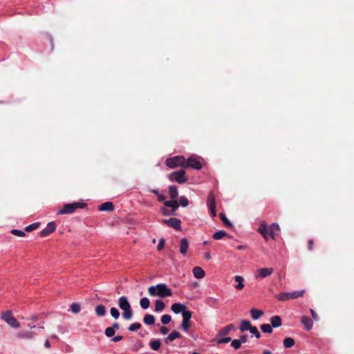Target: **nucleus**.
<instances>
[{"instance_id":"1","label":"nucleus","mask_w":354,"mask_h":354,"mask_svg":"<svg viewBox=\"0 0 354 354\" xmlns=\"http://www.w3.org/2000/svg\"><path fill=\"white\" fill-rule=\"evenodd\" d=\"M166 165L170 168H174L180 166V168L169 175V177H184L185 174V158L183 156H177L167 158L165 161Z\"/></svg>"},{"instance_id":"2","label":"nucleus","mask_w":354,"mask_h":354,"mask_svg":"<svg viewBox=\"0 0 354 354\" xmlns=\"http://www.w3.org/2000/svg\"><path fill=\"white\" fill-rule=\"evenodd\" d=\"M148 294L151 297H159L161 298L169 297L172 295V291L165 283H159L151 286L147 289Z\"/></svg>"},{"instance_id":"3","label":"nucleus","mask_w":354,"mask_h":354,"mask_svg":"<svg viewBox=\"0 0 354 354\" xmlns=\"http://www.w3.org/2000/svg\"><path fill=\"white\" fill-rule=\"evenodd\" d=\"M268 230H270V237L274 239L279 234L280 227L278 224L272 223L268 226L265 221H262L260 227L258 229V232H259L266 240L268 239Z\"/></svg>"},{"instance_id":"4","label":"nucleus","mask_w":354,"mask_h":354,"mask_svg":"<svg viewBox=\"0 0 354 354\" xmlns=\"http://www.w3.org/2000/svg\"><path fill=\"white\" fill-rule=\"evenodd\" d=\"M205 161L201 156L196 155H192L187 159H185V169L192 168L196 170H199L203 167Z\"/></svg>"},{"instance_id":"5","label":"nucleus","mask_w":354,"mask_h":354,"mask_svg":"<svg viewBox=\"0 0 354 354\" xmlns=\"http://www.w3.org/2000/svg\"><path fill=\"white\" fill-rule=\"evenodd\" d=\"M87 206L85 203L75 202L64 205L63 207L58 212L60 214H72L78 208H84Z\"/></svg>"},{"instance_id":"6","label":"nucleus","mask_w":354,"mask_h":354,"mask_svg":"<svg viewBox=\"0 0 354 354\" xmlns=\"http://www.w3.org/2000/svg\"><path fill=\"white\" fill-rule=\"evenodd\" d=\"M305 292V290L293 291L291 292H281L275 295V298L279 301H286L297 299L302 297Z\"/></svg>"},{"instance_id":"7","label":"nucleus","mask_w":354,"mask_h":354,"mask_svg":"<svg viewBox=\"0 0 354 354\" xmlns=\"http://www.w3.org/2000/svg\"><path fill=\"white\" fill-rule=\"evenodd\" d=\"M1 319L7 322L10 326L13 328L20 327L19 322L12 316L10 311H6L2 313Z\"/></svg>"},{"instance_id":"8","label":"nucleus","mask_w":354,"mask_h":354,"mask_svg":"<svg viewBox=\"0 0 354 354\" xmlns=\"http://www.w3.org/2000/svg\"><path fill=\"white\" fill-rule=\"evenodd\" d=\"M207 205L209 207V210L211 216L212 217H215L216 216V200H215V196L213 194V192H210L208 194L207 199Z\"/></svg>"},{"instance_id":"9","label":"nucleus","mask_w":354,"mask_h":354,"mask_svg":"<svg viewBox=\"0 0 354 354\" xmlns=\"http://www.w3.org/2000/svg\"><path fill=\"white\" fill-rule=\"evenodd\" d=\"M161 222L176 230H181V221L178 218H171L169 219H163Z\"/></svg>"},{"instance_id":"10","label":"nucleus","mask_w":354,"mask_h":354,"mask_svg":"<svg viewBox=\"0 0 354 354\" xmlns=\"http://www.w3.org/2000/svg\"><path fill=\"white\" fill-rule=\"evenodd\" d=\"M56 229L55 223L50 222L47 226L40 232L41 236L45 237L53 233Z\"/></svg>"},{"instance_id":"11","label":"nucleus","mask_w":354,"mask_h":354,"mask_svg":"<svg viewBox=\"0 0 354 354\" xmlns=\"http://www.w3.org/2000/svg\"><path fill=\"white\" fill-rule=\"evenodd\" d=\"M118 306L122 310H129V308H131L126 296H122L118 299Z\"/></svg>"},{"instance_id":"12","label":"nucleus","mask_w":354,"mask_h":354,"mask_svg":"<svg viewBox=\"0 0 354 354\" xmlns=\"http://www.w3.org/2000/svg\"><path fill=\"white\" fill-rule=\"evenodd\" d=\"M273 271H274L273 269L271 268H260V269L257 270V277H260L261 279H263V278H265V277L272 274L273 273Z\"/></svg>"},{"instance_id":"13","label":"nucleus","mask_w":354,"mask_h":354,"mask_svg":"<svg viewBox=\"0 0 354 354\" xmlns=\"http://www.w3.org/2000/svg\"><path fill=\"white\" fill-rule=\"evenodd\" d=\"M164 205L171 208V211L176 212L179 207V203L177 200L165 201H164Z\"/></svg>"},{"instance_id":"14","label":"nucleus","mask_w":354,"mask_h":354,"mask_svg":"<svg viewBox=\"0 0 354 354\" xmlns=\"http://www.w3.org/2000/svg\"><path fill=\"white\" fill-rule=\"evenodd\" d=\"M186 308L187 307L184 304L180 303H174L171 307V310L176 314L183 313L184 310H186Z\"/></svg>"},{"instance_id":"15","label":"nucleus","mask_w":354,"mask_h":354,"mask_svg":"<svg viewBox=\"0 0 354 354\" xmlns=\"http://www.w3.org/2000/svg\"><path fill=\"white\" fill-rule=\"evenodd\" d=\"M234 328V326L232 324H230L225 327H223L217 334L216 337H222L227 335L230 330Z\"/></svg>"},{"instance_id":"16","label":"nucleus","mask_w":354,"mask_h":354,"mask_svg":"<svg viewBox=\"0 0 354 354\" xmlns=\"http://www.w3.org/2000/svg\"><path fill=\"white\" fill-rule=\"evenodd\" d=\"M98 209L100 211H107V212H111L114 209V205L112 202H105L101 204L98 207Z\"/></svg>"},{"instance_id":"17","label":"nucleus","mask_w":354,"mask_h":354,"mask_svg":"<svg viewBox=\"0 0 354 354\" xmlns=\"http://www.w3.org/2000/svg\"><path fill=\"white\" fill-rule=\"evenodd\" d=\"M301 322L304 324V326H305V328L307 330H310L312 329V328L313 326V322L310 317H308L306 316H303L301 317Z\"/></svg>"},{"instance_id":"18","label":"nucleus","mask_w":354,"mask_h":354,"mask_svg":"<svg viewBox=\"0 0 354 354\" xmlns=\"http://www.w3.org/2000/svg\"><path fill=\"white\" fill-rule=\"evenodd\" d=\"M189 248V243L186 238H183L180 240V254L185 255L187 252V250Z\"/></svg>"},{"instance_id":"19","label":"nucleus","mask_w":354,"mask_h":354,"mask_svg":"<svg viewBox=\"0 0 354 354\" xmlns=\"http://www.w3.org/2000/svg\"><path fill=\"white\" fill-rule=\"evenodd\" d=\"M251 327H252V324L249 320L243 319L241 321V324L239 326V330L241 332H244L246 330L250 331Z\"/></svg>"},{"instance_id":"20","label":"nucleus","mask_w":354,"mask_h":354,"mask_svg":"<svg viewBox=\"0 0 354 354\" xmlns=\"http://www.w3.org/2000/svg\"><path fill=\"white\" fill-rule=\"evenodd\" d=\"M194 276L197 279H202L205 277V271L201 267H195L193 269Z\"/></svg>"},{"instance_id":"21","label":"nucleus","mask_w":354,"mask_h":354,"mask_svg":"<svg viewBox=\"0 0 354 354\" xmlns=\"http://www.w3.org/2000/svg\"><path fill=\"white\" fill-rule=\"evenodd\" d=\"M272 327L278 328L281 326V319L279 315L272 316L270 318Z\"/></svg>"},{"instance_id":"22","label":"nucleus","mask_w":354,"mask_h":354,"mask_svg":"<svg viewBox=\"0 0 354 354\" xmlns=\"http://www.w3.org/2000/svg\"><path fill=\"white\" fill-rule=\"evenodd\" d=\"M251 317L253 319H258L263 315V311L257 308H252L250 310Z\"/></svg>"},{"instance_id":"23","label":"nucleus","mask_w":354,"mask_h":354,"mask_svg":"<svg viewBox=\"0 0 354 354\" xmlns=\"http://www.w3.org/2000/svg\"><path fill=\"white\" fill-rule=\"evenodd\" d=\"M205 304L210 307L216 308L218 306V301L217 299L212 297H209L205 299Z\"/></svg>"},{"instance_id":"24","label":"nucleus","mask_w":354,"mask_h":354,"mask_svg":"<svg viewBox=\"0 0 354 354\" xmlns=\"http://www.w3.org/2000/svg\"><path fill=\"white\" fill-rule=\"evenodd\" d=\"M168 189L170 198H172V200H176L178 195L176 187L174 185H170Z\"/></svg>"},{"instance_id":"25","label":"nucleus","mask_w":354,"mask_h":354,"mask_svg":"<svg viewBox=\"0 0 354 354\" xmlns=\"http://www.w3.org/2000/svg\"><path fill=\"white\" fill-rule=\"evenodd\" d=\"M95 312L99 317H103L106 315V310L104 306L98 305L95 307Z\"/></svg>"},{"instance_id":"26","label":"nucleus","mask_w":354,"mask_h":354,"mask_svg":"<svg viewBox=\"0 0 354 354\" xmlns=\"http://www.w3.org/2000/svg\"><path fill=\"white\" fill-rule=\"evenodd\" d=\"M143 322L147 325H153L155 323V317L153 315L147 314L143 318Z\"/></svg>"},{"instance_id":"27","label":"nucleus","mask_w":354,"mask_h":354,"mask_svg":"<svg viewBox=\"0 0 354 354\" xmlns=\"http://www.w3.org/2000/svg\"><path fill=\"white\" fill-rule=\"evenodd\" d=\"M35 333L30 331H21L17 334V337L23 339H31L34 337Z\"/></svg>"},{"instance_id":"28","label":"nucleus","mask_w":354,"mask_h":354,"mask_svg":"<svg viewBox=\"0 0 354 354\" xmlns=\"http://www.w3.org/2000/svg\"><path fill=\"white\" fill-rule=\"evenodd\" d=\"M181 337H182L181 334L178 331L174 330L167 336L165 341L166 342H167V341L172 342L175 339L180 338Z\"/></svg>"},{"instance_id":"29","label":"nucleus","mask_w":354,"mask_h":354,"mask_svg":"<svg viewBox=\"0 0 354 354\" xmlns=\"http://www.w3.org/2000/svg\"><path fill=\"white\" fill-rule=\"evenodd\" d=\"M165 308V303L160 300V299H158L155 302V311L156 312H161Z\"/></svg>"},{"instance_id":"30","label":"nucleus","mask_w":354,"mask_h":354,"mask_svg":"<svg viewBox=\"0 0 354 354\" xmlns=\"http://www.w3.org/2000/svg\"><path fill=\"white\" fill-rule=\"evenodd\" d=\"M295 344V340L291 337H286L283 340V346L287 348L292 347Z\"/></svg>"},{"instance_id":"31","label":"nucleus","mask_w":354,"mask_h":354,"mask_svg":"<svg viewBox=\"0 0 354 354\" xmlns=\"http://www.w3.org/2000/svg\"><path fill=\"white\" fill-rule=\"evenodd\" d=\"M133 315V312L131 308H129V310H124L122 312V317L126 320L131 319Z\"/></svg>"},{"instance_id":"32","label":"nucleus","mask_w":354,"mask_h":354,"mask_svg":"<svg viewBox=\"0 0 354 354\" xmlns=\"http://www.w3.org/2000/svg\"><path fill=\"white\" fill-rule=\"evenodd\" d=\"M161 345V342L159 339L152 340L149 342L150 348L153 351H158Z\"/></svg>"},{"instance_id":"33","label":"nucleus","mask_w":354,"mask_h":354,"mask_svg":"<svg viewBox=\"0 0 354 354\" xmlns=\"http://www.w3.org/2000/svg\"><path fill=\"white\" fill-rule=\"evenodd\" d=\"M140 305L142 308L147 309L150 306L149 299L147 297H143L140 301Z\"/></svg>"},{"instance_id":"34","label":"nucleus","mask_w":354,"mask_h":354,"mask_svg":"<svg viewBox=\"0 0 354 354\" xmlns=\"http://www.w3.org/2000/svg\"><path fill=\"white\" fill-rule=\"evenodd\" d=\"M219 217H220L221 220L223 222V223L225 226H227V227L232 226V223L228 220V218L226 217V216L224 213H220Z\"/></svg>"},{"instance_id":"35","label":"nucleus","mask_w":354,"mask_h":354,"mask_svg":"<svg viewBox=\"0 0 354 354\" xmlns=\"http://www.w3.org/2000/svg\"><path fill=\"white\" fill-rule=\"evenodd\" d=\"M227 236V233L225 231L220 230L216 232H215L213 234V238L215 240H219L223 238L224 236Z\"/></svg>"},{"instance_id":"36","label":"nucleus","mask_w":354,"mask_h":354,"mask_svg":"<svg viewBox=\"0 0 354 354\" xmlns=\"http://www.w3.org/2000/svg\"><path fill=\"white\" fill-rule=\"evenodd\" d=\"M191 326V322L188 319H183L181 328L185 332H187Z\"/></svg>"},{"instance_id":"37","label":"nucleus","mask_w":354,"mask_h":354,"mask_svg":"<svg viewBox=\"0 0 354 354\" xmlns=\"http://www.w3.org/2000/svg\"><path fill=\"white\" fill-rule=\"evenodd\" d=\"M261 330L263 333H271L272 332V326L268 324H263L261 326Z\"/></svg>"},{"instance_id":"38","label":"nucleus","mask_w":354,"mask_h":354,"mask_svg":"<svg viewBox=\"0 0 354 354\" xmlns=\"http://www.w3.org/2000/svg\"><path fill=\"white\" fill-rule=\"evenodd\" d=\"M39 225H40V223L39 222L34 223L31 225L26 226L25 227V230L28 232H32V231L37 229L39 227Z\"/></svg>"},{"instance_id":"39","label":"nucleus","mask_w":354,"mask_h":354,"mask_svg":"<svg viewBox=\"0 0 354 354\" xmlns=\"http://www.w3.org/2000/svg\"><path fill=\"white\" fill-rule=\"evenodd\" d=\"M141 324L139 323V322H135L133 324H131L129 327H128V330L129 331H131V332H133V331H136L138 329H140L141 328Z\"/></svg>"},{"instance_id":"40","label":"nucleus","mask_w":354,"mask_h":354,"mask_svg":"<svg viewBox=\"0 0 354 354\" xmlns=\"http://www.w3.org/2000/svg\"><path fill=\"white\" fill-rule=\"evenodd\" d=\"M81 310L80 305L77 303H73L71 306V310L73 313H78Z\"/></svg>"},{"instance_id":"41","label":"nucleus","mask_w":354,"mask_h":354,"mask_svg":"<svg viewBox=\"0 0 354 354\" xmlns=\"http://www.w3.org/2000/svg\"><path fill=\"white\" fill-rule=\"evenodd\" d=\"M111 315L115 319H118L120 317V312L119 310L115 308L112 307L110 310Z\"/></svg>"},{"instance_id":"42","label":"nucleus","mask_w":354,"mask_h":354,"mask_svg":"<svg viewBox=\"0 0 354 354\" xmlns=\"http://www.w3.org/2000/svg\"><path fill=\"white\" fill-rule=\"evenodd\" d=\"M250 332L252 335H254L257 339H259L261 337V333H259L258 328L256 326H252Z\"/></svg>"},{"instance_id":"43","label":"nucleus","mask_w":354,"mask_h":354,"mask_svg":"<svg viewBox=\"0 0 354 354\" xmlns=\"http://www.w3.org/2000/svg\"><path fill=\"white\" fill-rule=\"evenodd\" d=\"M171 320V317L169 315H163L161 317V322L163 324H168Z\"/></svg>"},{"instance_id":"44","label":"nucleus","mask_w":354,"mask_h":354,"mask_svg":"<svg viewBox=\"0 0 354 354\" xmlns=\"http://www.w3.org/2000/svg\"><path fill=\"white\" fill-rule=\"evenodd\" d=\"M10 232L13 235L20 236V237L25 236V235H26V234L24 231L19 230H16V229L12 230Z\"/></svg>"},{"instance_id":"45","label":"nucleus","mask_w":354,"mask_h":354,"mask_svg":"<svg viewBox=\"0 0 354 354\" xmlns=\"http://www.w3.org/2000/svg\"><path fill=\"white\" fill-rule=\"evenodd\" d=\"M115 330L111 327H108L105 329V335L108 337H111L114 335L115 334Z\"/></svg>"},{"instance_id":"46","label":"nucleus","mask_w":354,"mask_h":354,"mask_svg":"<svg viewBox=\"0 0 354 354\" xmlns=\"http://www.w3.org/2000/svg\"><path fill=\"white\" fill-rule=\"evenodd\" d=\"M182 315L183 319L190 320V319L192 318V313L191 311L184 310L183 312L182 313Z\"/></svg>"},{"instance_id":"47","label":"nucleus","mask_w":354,"mask_h":354,"mask_svg":"<svg viewBox=\"0 0 354 354\" xmlns=\"http://www.w3.org/2000/svg\"><path fill=\"white\" fill-rule=\"evenodd\" d=\"M161 212L164 216H169V215L176 216V212H174L171 210L167 209L165 207H162Z\"/></svg>"},{"instance_id":"48","label":"nucleus","mask_w":354,"mask_h":354,"mask_svg":"<svg viewBox=\"0 0 354 354\" xmlns=\"http://www.w3.org/2000/svg\"><path fill=\"white\" fill-rule=\"evenodd\" d=\"M179 205L180 204L183 207H187L189 205V201L185 196H181L179 198Z\"/></svg>"},{"instance_id":"49","label":"nucleus","mask_w":354,"mask_h":354,"mask_svg":"<svg viewBox=\"0 0 354 354\" xmlns=\"http://www.w3.org/2000/svg\"><path fill=\"white\" fill-rule=\"evenodd\" d=\"M231 346L236 350L240 348L241 344L239 339H234L232 341Z\"/></svg>"},{"instance_id":"50","label":"nucleus","mask_w":354,"mask_h":354,"mask_svg":"<svg viewBox=\"0 0 354 354\" xmlns=\"http://www.w3.org/2000/svg\"><path fill=\"white\" fill-rule=\"evenodd\" d=\"M232 340L231 337H224L223 339H220L218 340V344H225V343H228L230 342V341Z\"/></svg>"},{"instance_id":"51","label":"nucleus","mask_w":354,"mask_h":354,"mask_svg":"<svg viewBox=\"0 0 354 354\" xmlns=\"http://www.w3.org/2000/svg\"><path fill=\"white\" fill-rule=\"evenodd\" d=\"M164 245H165V240L162 239L159 241V243L157 245V250L158 251L161 250L164 248Z\"/></svg>"},{"instance_id":"52","label":"nucleus","mask_w":354,"mask_h":354,"mask_svg":"<svg viewBox=\"0 0 354 354\" xmlns=\"http://www.w3.org/2000/svg\"><path fill=\"white\" fill-rule=\"evenodd\" d=\"M310 314H311L313 319H315V321L319 320V316L313 309H310Z\"/></svg>"},{"instance_id":"53","label":"nucleus","mask_w":354,"mask_h":354,"mask_svg":"<svg viewBox=\"0 0 354 354\" xmlns=\"http://www.w3.org/2000/svg\"><path fill=\"white\" fill-rule=\"evenodd\" d=\"M248 335H246V334L242 335L239 339V341H241V344L246 343L248 341Z\"/></svg>"},{"instance_id":"54","label":"nucleus","mask_w":354,"mask_h":354,"mask_svg":"<svg viewBox=\"0 0 354 354\" xmlns=\"http://www.w3.org/2000/svg\"><path fill=\"white\" fill-rule=\"evenodd\" d=\"M308 249L309 251H312L313 249V245H314V241L313 239H309L308 241Z\"/></svg>"},{"instance_id":"55","label":"nucleus","mask_w":354,"mask_h":354,"mask_svg":"<svg viewBox=\"0 0 354 354\" xmlns=\"http://www.w3.org/2000/svg\"><path fill=\"white\" fill-rule=\"evenodd\" d=\"M168 331H169V330H168V328H167V327H165V326H162V327H160V332L162 334H163V335L167 334V333H168Z\"/></svg>"},{"instance_id":"56","label":"nucleus","mask_w":354,"mask_h":354,"mask_svg":"<svg viewBox=\"0 0 354 354\" xmlns=\"http://www.w3.org/2000/svg\"><path fill=\"white\" fill-rule=\"evenodd\" d=\"M122 338L123 337L122 335H117V336L113 337L112 341L114 342H120V340H122Z\"/></svg>"},{"instance_id":"57","label":"nucleus","mask_w":354,"mask_h":354,"mask_svg":"<svg viewBox=\"0 0 354 354\" xmlns=\"http://www.w3.org/2000/svg\"><path fill=\"white\" fill-rule=\"evenodd\" d=\"M111 328L115 331V330H118L120 328V324L118 322L113 323Z\"/></svg>"},{"instance_id":"58","label":"nucleus","mask_w":354,"mask_h":354,"mask_svg":"<svg viewBox=\"0 0 354 354\" xmlns=\"http://www.w3.org/2000/svg\"><path fill=\"white\" fill-rule=\"evenodd\" d=\"M178 183L183 184L185 183L187 178H174Z\"/></svg>"},{"instance_id":"59","label":"nucleus","mask_w":354,"mask_h":354,"mask_svg":"<svg viewBox=\"0 0 354 354\" xmlns=\"http://www.w3.org/2000/svg\"><path fill=\"white\" fill-rule=\"evenodd\" d=\"M234 280L235 281L238 282V283H240V282H243V278L241 276H236L234 277Z\"/></svg>"},{"instance_id":"60","label":"nucleus","mask_w":354,"mask_h":354,"mask_svg":"<svg viewBox=\"0 0 354 354\" xmlns=\"http://www.w3.org/2000/svg\"><path fill=\"white\" fill-rule=\"evenodd\" d=\"M235 287L237 290H242L244 287V284L243 283V282H240V283H238V284L236 285Z\"/></svg>"},{"instance_id":"61","label":"nucleus","mask_w":354,"mask_h":354,"mask_svg":"<svg viewBox=\"0 0 354 354\" xmlns=\"http://www.w3.org/2000/svg\"><path fill=\"white\" fill-rule=\"evenodd\" d=\"M165 197L164 195H162V194H158V201H160V202L165 201Z\"/></svg>"},{"instance_id":"62","label":"nucleus","mask_w":354,"mask_h":354,"mask_svg":"<svg viewBox=\"0 0 354 354\" xmlns=\"http://www.w3.org/2000/svg\"><path fill=\"white\" fill-rule=\"evenodd\" d=\"M205 259H207V260H209V259H211V255H210V253H209V252H206V253L205 254Z\"/></svg>"},{"instance_id":"63","label":"nucleus","mask_w":354,"mask_h":354,"mask_svg":"<svg viewBox=\"0 0 354 354\" xmlns=\"http://www.w3.org/2000/svg\"><path fill=\"white\" fill-rule=\"evenodd\" d=\"M44 346L46 348H49L50 347V342L48 340H46L44 342Z\"/></svg>"},{"instance_id":"64","label":"nucleus","mask_w":354,"mask_h":354,"mask_svg":"<svg viewBox=\"0 0 354 354\" xmlns=\"http://www.w3.org/2000/svg\"><path fill=\"white\" fill-rule=\"evenodd\" d=\"M245 248H246V246H245V245H239V246L237 247V249H238V250H245Z\"/></svg>"}]
</instances>
